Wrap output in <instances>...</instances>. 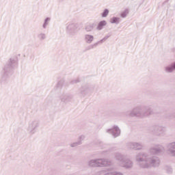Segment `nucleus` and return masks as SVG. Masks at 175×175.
Returning a JSON list of instances; mask_svg holds the SVG:
<instances>
[{"label":"nucleus","mask_w":175,"mask_h":175,"mask_svg":"<svg viewBox=\"0 0 175 175\" xmlns=\"http://www.w3.org/2000/svg\"><path fill=\"white\" fill-rule=\"evenodd\" d=\"M167 151L169 155L175 157V142L167 144Z\"/></svg>","instance_id":"nucleus-13"},{"label":"nucleus","mask_w":175,"mask_h":175,"mask_svg":"<svg viewBox=\"0 0 175 175\" xmlns=\"http://www.w3.org/2000/svg\"><path fill=\"white\" fill-rule=\"evenodd\" d=\"M174 70H175V62L165 67V72L166 73H173V72H174Z\"/></svg>","instance_id":"nucleus-15"},{"label":"nucleus","mask_w":175,"mask_h":175,"mask_svg":"<svg viewBox=\"0 0 175 175\" xmlns=\"http://www.w3.org/2000/svg\"><path fill=\"white\" fill-rule=\"evenodd\" d=\"M106 25H107V22H106V21H100L96 27L97 31H102L103 27H106Z\"/></svg>","instance_id":"nucleus-16"},{"label":"nucleus","mask_w":175,"mask_h":175,"mask_svg":"<svg viewBox=\"0 0 175 175\" xmlns=\"http://www.w3.org/2000/svg\"><path fill=\"white\" fill-rule=\"evenodd\" d=\"M37 38L40 42H43V40H46V39L47 38V36L45 33L41 32L38 34Z\"/></svg>","instance_id":"nucleus-19"},{"label":"nucleus","mask_w":175,"mask_h":175,"mask_svg":"<svg viewBox=\"0 0 175 175\" xmlns=\"http://www.w3.org/2000/svg\"><path fill=\"white\" fill-rule=\"evenodd\" d=\"M116 161H118L119 165L124 169H132L133 167V161L124 154L116 153L115 155Z\"/></svg>","instance_id":"nucleus-3"},{"label":"nucleus","mask_w":175,"mask_h":175,"mask_svg":"<svg viewBox=\"0 0 175 175\" xmlns=\"http://www.w3.org/2000/svg\"><path fill=\"white\" fill-rule=\"evenodd\" d=\"M113 175H124V174L120 172L113 171Z\"/></svg>","instance_id":"nucleus-30"},{"label":"nucleus","mask_w":175,"mask_h":175,"mask_svg":"<svg viewBox=\"0 0 175 175\" xmlns=\"http://www.w3.org/2000/svg\"><path fill=\"white\" fill-rule=\"evenodd\" d=\"M150 131L152 135H154V136H165V132H166L165 127L161 126H153Z\"/></svg>","instance_id":"nucleus-8"},{"label":"nucleus","mask_w":175,"mask_h":175,"mask_svg":"<svg viewBox=\"0 0 175 175\" xmlns=\"http://www.w3.org/2000/svg\"><path fill=\"white\" fill-rule=\"evenodd\" d=\"M109 10L105 9L103 13L101 14V16L103 18L107 17V16H109Z\"/></svg>","instance_id":"nucleus-26"},{"label":"nucleus","mask_w":175,"mask_h":175,"mask_svg":"<svg viewBox=\"0 0 175 175\" xmlns=\"http://www.w3.org/2000/svg\"><path fill=\"white\" fill-rule=\"evenodd\" d=\"M165 150L163 146L161 144H154L148 150L149 157L159 155Z\"/></svg>","instance_id":"nucleus-6"},{"label":"nucleus","mask_w":175,"mask_h":175,"mask_svg":"<svg viewBox=\"0 0 175 175\" xmlns=\"http://www.w3.org/2000/svg\"><path fill=\"white\" fill-rule=\"evenodd\" d=\"M89 167H107L111 165V161L107 159H94L88 162Z\"/></svg>","instance_id":"nucleus-4"},{"label":"nucleus","mask_w":175,"mask_h":175,"mask_svg":"<svg viewBox=\"0 0 175 175\" xmlns=\"http://www.w3.org/2000/svg\"><path fill=\"white\" fill-rule=\"evenodd\" d=\"M80 29V25L75 21L68 22L66 25V33L70 35V36H75Z\"/></svg>","instance_id":"nucleus-5"},{"label":"nucleus","mask_w":175,"mask_h":175,"mask_svg":"<svg viewBox=\"0 0 175 175\" xmlns=\"http://www.w3.org/2000/svg\"><path fill=\"white\" fill-rule=\"evenodd\" d=\"M126 147H128L130 150L140 151L141 150H143L144 146L142 142H129L126 144Z\"/></svg>","instance_id":"nucleus-10"},{"label":"nucleus","mask_w":175,"mask_h":175,"mask_svg":"<svg viewBox=\"0 0 175 175\" xmlns=\"http://www.w3.org/2000/svg\"><path fill=\"white\" fill-rule=\"evenodd\" d=\"M83 40L87 44H92L95 40V37H94V35L85 33L83 36Z\"/></svg>","instance_id":"nucleus-14"},{"label":"nucleus","mask_w":175,"mask_h":175,"mask_svg":"<svg viewBox=\"0 0 175 175\" xmlns=\"http://www.w3.org/2000/svg\"><path fill=\"white\" fill-rule=\"evenodd\" d=\"M81 144V141H78L77 142H73L70 144V146L72 148L77 147V146H80Z\"/></svg>","instance_id":"nucleus-25"},{"label":"nucleus","mask_w":175,"mask_h":175,"mask_svg":"<svg viewBox=\"0 0 175 175\" xmlns=\"http://www.w3.org/2000/svg\"><path fill=\"white\" fill-rule=\"evenodd\" d=\"M90 45L86 47V50L87 51H90V50H94V49H96L98 47V46H99V42L98 41H97L96 42L94 43V44H89Z\"/></svg>","instance_id":"nucleus-18"},{"label":"nucleus","mask_w":175,"mask_h":175,"mask_svg":"<svg viewBox=\"0 0 175 175\" xmlns=\"http://www.w3.org/2000/svg\"><path fill=\"white\" fill-rule=\"evenodd\" d=\"M110 23L111 24H116V25L120 24V18L113 17L112 18H111Z\"/></svg>","instance_id":"nucleus-22"},{"label":"nucleus","mask_w":175,"mask_h":175,"mask_svg":"<svg viewBox=\"0 0 175 175\" xmlns=\"http://www.w3.org/2000/svg\"><path fill=\"white\" fill-rule=\"evenodd\" d=\"M107 133L112 135L113 137H118L121 135V130L118 126H114L112 129H107Z\"/></svg>","instance_id":"nucleus-12"},{"label":"nucleus","mask_w":175,"mask_h":175,"mask_svg":"<svg viewBox=\"0 0 175 175\" xmlns=\"http://www.w3.org/2000/svg\"><path fill=\"white\" fill-rule=\"evenodd\" d=\"M84 139H85V137L84 135H81L79 137V142H81V144L82 143L81 142H83V140H84Z\"/></svg>","instance_id":"nucleus-31"},{"label":"nucleus","mask_w":175,"mask_h":175,"mask_svg":"<svg viewBox=\"0 0 175 175\" xmlns=\"http://www.w3.org/2000/svg\"><path fill=\"white\" fill-rule=\"evenodd\" d=\"M65 0H59V2H64Z\"/></svg>","instance_id":"nucleus-32"},{"label":"nucleus","mask_w":175,"mask_h":175,"mask_svg":"<svg viewBox=\"0 0 175 175\" xmlns=\"http://www.w3.org/2000/svg\"><path fill=\"white\" fill-rule=\"evenodd\" d=\"M50 21H51V18L47 17V18H46L44 19V23L42 25V28L44 29H46V28H47V25H49Z\"/></svg>","instance_id":"nucleus-21"},{"label":"nucleus","mask_w":175,"mask_h":175,"mask_svg":"<svg viewBox=\"0 0 175 175\" xmlns=\"http://www.w3.org/2000/svg\"><path fill=\"white\" fill-rule=\"evenodd\" d=\"M135 162L142 169H150V167H159L161 159L157 156H148L147 153L139 152L135 155Z\"/></svg>","instance_id":"nucleus-1"},{"label":"nucleus","mask_w":175,"mask_h":175,"mask_svg":"<svg viewBox=\"0 0 175 175\" xmlns=\"http://www.w3.org/2000/svg\"><path fill=\"white\" fill-rule=\"evenodd\" d=\"M95 28V25L94 23H90L85 27V32H92Z\"/></svg>","instance_id":"nucleus-17"},{"label":"nucleus","mask_w":175,"mask_h":175,"mask_svg":"<svg viewBox=\"0 0 175 175\" xmlns=\"http://www.w3.org/2000/svg\"><path fill=\"white\" fill-rule=\"evenodd\" d=\"M110 36H111V35L110 34H107V36H105L103 39H101L100 40L98 41V43L100 44H102L103 43V42H106V40H107L108 38H109Z\"/></svg>","instance_id":"nucleus-23"},{"label":"nucleus","mask_w":175,"mask_h":175,"mask_svg":"<svg viewBox=\"0 0 175 175\" xmlns=\"http://www.w3.org/2000/svg\"><path fill=\"white\" fill-rule=\"evenodd\" d=\"M39 128V120H32L29 122L27 131L29 135H35L36 133V129Z\"/></svg>","instance_id":"nucleus-7"},{"label":"nucleus","mask_w":175,"mask_h":175,"mask_svg":"<svg viewBox=\"0 0 175 175\" xmlns=\"http://www.w3.org/2000/svg\"><path fill=\"white\" fill-rule=\"evenodd\" d=\"M77 83H80V79H73L72 81H71L70 84H77Z\"/></svg>","instance_id":"nucleus-29"},{"label":"nucleus","mask_w":175,"mask_h":175,"mask_svg":"<svg viewBox=\"0 0 175 175\" xmlns=\"http://www.w3.org/2000/svg\"><path fill=\"white\" fill-rule=\"evenodd\" d=\"M59 99L62 102V103H69V102L73 100V95L62 93L59 96Z\"/></svg>","instance_id":"nucleus-11"},{"label":"nucleus","mask_w":175,"mask_h":175,"mask_svg":"<svg viewBox=\"0 0 175 175\" xmlns=\"http://www.w3.org/2000/svg\"><path fill=\"white\" fill-rule=\"evenodd\" d=\"M100 173L102 175H113V171L110 170V169L103 170Z\"/></svg>","instance_id":"nucleus-20"},{"label":"nucleus","mask_w":175,"mask_h":175,"mask_svg":"<svg viewBox=\"0 0 175 175\" xmlns=\"http://www.w3.org/2000/svg\"><path fill=\"white\" fill-rule=\"evenodd\" d=\"M62 85H64V81H60L57 83V84L56 85L57 88H62Z\"/></svg>","instance_id":"nucleus-28"},{"label":"nucleus","mask_w":175,"mask_h":175,"mask_svg":"<svg viewBox=\"0 0 175 175\" xmlns=\"http://www.w3.org/2000/svg\"><path fill=\"white\" fill-rule=\"evenodd\" d=\"M15 65H17V61L14 58H11L10 61L3 68V72L5 75H9Z\"/></svg>","instance_id":"nucleus-9"},{"label":"nucleus","mask_w":175,"mask_h":175,"mask_svg":"<svg viewBox=\"0 0 175 175\" xmlns=\"http://www.w3.org/2000/svg\"><path fill=\"white\" fill-rule=\"evenodd\" d=\"M152 114V107L151 105L143 107L142 105L137 106L131 111L126 112V115L129 117H139L143 118L148 117Z\"/></svg>","instance_id":"nucleus-2"},{"label":"nucleus","mask_w":175,"mask_h":175,"mask_svg":"<svg viewBox=\"0 0 175 175\" xmlns=\"http://www.w3.org/2000/svg\"><path fill=\"white\" fill-rule=\"evenodd\" d=\"M128 13H129V11L128 10H125L120 14V17H122V18H125V17L128 16Z\"/></svg>","instance_id":"nucleus-24"},{"label":"nucleus","mask_w":175,"mask_h":175,"mask_svg":"<svg viewBox=\"0 0 175 175\" xmlns=\"http://www.w3.org/2000/svg\"><path fill=\"white\" fill-rule=\"evenodd\" d=\"M165 169L168 174H171V173H173V169H172V167L166 166Z\"/></svg>","instance_id":"nucleus-27"}]
</instances>
